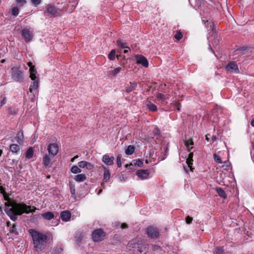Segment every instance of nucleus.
I'll use <instances>...</instances> for the list:
<instances>
[{
	"instance_id": "2f4dec72",
	"label": "nucleus",
	"mask_w": 254,
	"mask_h": 254,
	"mask_svg": "<svg viewBox=\"0 0 254 254\" xmlns=\"http://www.w3.org/2000/svg\"><path fill=\"white\" fill-rule=\"evenodd\" d=\"M143 162L141 160L138 159L135 160H133L132 162L131 163V165H134L135 166L142 167L143 166Z\"/></svg>"
},
{
	"instance_id": "9d476101",
	"label": "nucleus",
	"mask_w": 254,
	"mask_h": 254,
	"mask_svg": "<svg viewBox=\"0 0 254 254\" xmlns=\"http://www.w3.org/2000/svg\"><path fill=\"white\" fill-rule=\"evenodd\" d=\"M146 232L148 236L151 238H157L159 234L158 230L153 227H148Z\"/></svg>"
},
{
	"instance_id": "13d9d810",
	"label": "nucleus",
	"mask_w": 254,
	"mask_h": 254,
	"mask_svg": "<svg viewBox=\"0 0 254 254\" xmlns=\"http://www.w3.org/2000/svg\"><path fill=\"white\" fill-rule=\"evenodd\" d=\"M193 155V153H192V152H190V153L189 154V156H188V158H189V159H192Z\"/></svg>"
},
{
	"instance_id": "f3484780",
	"label": "nucleus",
	"mask_w": 254,
	"mask_h": 254,
	"mask_svg": "<svg viewBox=\"0 0 254 254\" xmlns=\"http://www.w3.org/2000/svg\"><path fill=\"white\" fill-rule=\"evenodd\" d=\"M43 165L45 168H50L51 167V158L50 155H45L43 157Z\"/></svg>"
},
{
	"instance_id": "f8f14e48",
	"label": "nucleus",
	"mask_w": 254,
	"mask_h": 254,
	"mask_svg": "<svg viewBox=\"0 0 254 254\" xmlns=\"http://www.w3.org/2000/svg\"><path fill=\"white\" fill-rule=\"evenodd\" d=\"M150 172L148 170H139L136 172V175L141 180L147 179L149 178Z\"/></svg>"
},
{
	"instance_id": "603ef678",
	"label": "nucleus",
	"mask_w": 254,
	"mask_h": 254,
	"mask_svg": "<svg viewBox=\"0 0 254 254\" xmlns=\"http://www.w3.org/2000/svg\"><path fill=\"white\" fill-rule=\"evenodd\" d=\"M192 221V218L189 216H188L186 218V222L187 224H190L191 223Z\"/></svg>"
},
{
	"instance_id": "2eb2a0df",
	"label": "nucleus",
	"mask_w": 254,
	"mask_h": 254,
	"mask_svg": "<svg viewBox=\"0 0 254 254\" xmlns=\"http://www.w3.org/2000/svg\"><path fill=\"white\" fill-rule=\"evenodd\" d=\"M71 217V213L68 211H64L61 213V218L63 221L67 222L69 221Z\"/></svg>"
},
{
	"instance_id": "3c124183",
	"label": "nucleus",
	"mask_w": 254,
	"mask_h": 254,
	"mask_svg": "<svg viewBox=\"0 0 254 254\" xmlns=\"http://www.w3.org/2000/svg\"><path fill=\"white\" fill-rule=\"evenodd\" d=\"M174 105L175 106V108H176L177 110L178 111H180V108H181V105L178 102H176L174 104Z\"/></svg>"
},
{
	"instance_id": "6e6552de",
	"label": "nucleus",
	"mask_w": 254,
	"mask_h": 254,
	"mask_svg": "<svg viewBox=\"0 0 254 254\" xmlns=\"http://www.w3.org/2000/svg\"><path fill=\"white\" fill-rule=\"evenodd\" d=\"M59 150V147L56 143H50L47 147V150L49 155L52 157L56 156Z\"/></svg>"
},
{
	"instance_id": "20e7f679",
	"label": "nucleus",
	"mask_w": 254,
	"mask_h": 254,
	"mask_svg": "<svg viewBox=\"0 0 254 254\" xmlns=\"http://www.w3.org/2000/svg\"><path fill=\"white\" fill-rule=\"evenodd\" d=\"M62 10L52 4L47 5L45 7V13L49 17H55L61 14Z\"/></svg>"
},
{
	"instance_id": "a18cd8bd",
	"label": "nucleus",
	"mask_w": 254,
	"mask_h": 254,
	"mask_svg": "<svg viewBox=\"0 0 254 254\" xmlns=\"http://www.w3.org/2000/svg\"><path fill=\"white\" fill-rule=\"evenodd\" d=\"M10 232L16 235L18 234L16 226L14 225L10 228Z\"/></svg>"
},
{
	"instance_id": "4be33fe9",
	"label": "nucleus",
	"mask_w": 254,
	"mask_h": 254,
	"mask_svg": "<svg viewBox=\"0 0 254 254\" xmlns=\"http://www.w3.org/2000/svg\"><path fill=\"white\" fill-rule=\"evenodd\" d=\"M43 218L46 220H50L54 218L55 214L50 211L41 214Z\"/></svg>"
},
{
	"instance_id": "0e129e2a",
	"label": "nucleus",
	"mask_w": 254,
	"mask_h": 254,
	"mask_svg": "<svg viewBox=\"0 0 254 254\" xmlns=\"http://www.w3.org/2000/svg\"><path fill=\"white\" fill-rule=\"evenodd\" d=\"M6 225L7 227H9L11 225V223L9 221L7 222Z\"/></svg>"
},
{
	"instance_id": "c756f323",
	"label": "nucleus",
	"mask_w": 254,
	"mask_h": 254,
	"mask_svg": "<svg viewBox=\"0 0 254 254\" xmlns=\"http://www.w3.org/2000/svg\"><path fill=\"white\" fill-rule=\"evenodd\" d=\"M34 151L32 147H30L26 152L25 155L27 159H30L33 155Z\"/></svg>"
},
{
	"instance_id": "f704fd0d",
	"label": "nucleus",
	"mask_w": 254,
	"mask_h": 254,
	"mask_svg": "<svg viewBox=\"0 0 254 254\" xmlns=\"http://www.w3.org/2000/svg\"><path fill=\"white\" fill-rule=\"evenodd\" d=\"M75 238L78 242H80L83 238V234L80 232H77L75 235Z\"/></svg>"
},
{
	"instance_id": "393cba45",
	"label": "nucleus",
	"mask_w": 254,
	"mask_h": 254,
	"mask_svg": "<svg viewBox=\"0 0 254 254\" xmlns=\"http://www.w3.org/2000/svg\"><path fill=\"white\" fill-rule=\"evenodd\" d=\"M146 105L147 108L151 111H156L157 110L156 106L150 101H147Z\"/></svg>"
},
{
	"instance_id": "e433bc0d",
	"label": "nucleus",
	"mask_w": 254,
	"mask_h": 254,
	"mask_svg": "<svg viewBox=\"0 0 254 254\" xmlns=\"http://www.w3.org/2000/svg\"><path fill=\"white\" fill-rule=\"evenodd\" d=\"M19 13V9L17 6L12 7L11 8V14L15 16L18 15Z\"/></svg>"
},
{
	"instance_id": "bf43d9fd",
	"label": "nucleus",
	"mask_w": 254,
	"mask_h": 254,
	"mask_svg": "<svg viewBox=\"0 0 254 254\" xmlns=\"http://www.w3.org/2000/svg\"><path fill=\"white\" fill-rule=\"evenodd\" d=\"M78 157V155H76V156H75L74 157H73V158H72L71 159L70 161H71V162H73L74 161L75 159H76V158H77Z\"/></svg>"
},
{
	"instance_id": "ea45409f",
	"label": "nucleus",
	"mask_w": 254,
	"mask_h": 254,
	"mask_svg": "<svg viewBox=\"0 0 254 254\" xmlns=\"http://www.w3.org/2000/svg\"><path fill=\"white\" fill-rule=\"evenodd\" d=\"M63 252V249L61 247H55L54 250V254H61Z\"/></svg>"
},
{
	"instance_id": "58836bf2",
	"label": "nucleus",
	"mask_w": 254,
	"mask_h": 254,
	"mask_svg": "<svg viewBox=\"0 0 254 254\" xmlns=\"http://www.w3.org/2000/svg\"><path fill=\"white\" fill-rule=\"evenodd\" d=\"M116 51L112 50L108 55V58L111 60H114L115 59Z\"/></svg>"
},
{
	"instance_id": "cd10ccee",
	"label": "nucleus",
	"mask_w": 254,
	"mask_h": 254,
	"mask_svg": "<svg viewBox=\"0 0 254 254\" xmlns=\"http://www.w3.org/2000/svg\"><path fill=\"white\" fill-rule=\"evenodd\" d=\"M117 44L121 48H127L129 50V48L127 46V43L122 40H117Z\"/></svg>"
},
{
	"instance_id": "aec40b11",
	"label": "nucleus",
	"mask_w": 254,
	"mask_h": 254,
	"mask_svg": "<svg viewBox=\"0 0 254 254\" xmlns=\"http://www.w3.org/2000/svg\"><path fill=\"white\" fill-rule=\"evenodd\" d=\"M32 80L33 82L29 88V91L31 93H32L34 90H36L39 86V79Z\"/></svg>"
},
{
	"instance_id": "680f3d73",
	"label": "nucleus",
	"mask_w": 254,
	"mask_h": 254,
	"mask_svg": "<svg viewBox=\"0 0 254 254\" xmlns=\"http://www.w3.org/2000/svg\"><path fill=\"white\" fill-rule=\"evenodd\" d=\"M6 103V100L4 98L1 102V106H2L3 105H4V104H5Z\"/></svg>"
},
{
	"instance_id": "72a5a7b5",
	"label": "nucleus",
	"mask_w": 254,
	"mask_h": 254,
	"mask_svg": "<svg viewBox=\"0 0 254 254\" xmlns=\"http://www.w3.org/2000/svg\"><path fill=\"white\" fill-rule=\"evenodd\" d=\"M17 141L20 143V141H22L23 139V133L21 131H19L15 137Z\"/></svg>"
},
{
	"instance_id": "774afa93",
	"label": "nucleus",
	"mask_w": 254,
	"mask_h": 254,
	"mask_svg": "<svg viewBox=\"0 0 254 254\" xmlns=\"http://www.w3.org/2000/svg\"><path fill=\"white\" fill-rule=\"evenodd\" d=\"M145 162H146V163L147 164H148V163H149V162H148V160H146Z\"/></svg>"
},
{
	"instance_id": "f257e3e1",
	"label": "nucleus",
	"mask_w": 254,
	"mask_h": 254,
	"mask_svg": "<svg viewBox=\"0 0 254 254\" xmlns=\"http://www.w3.org/2000/svg\"><path fill=\"white\" fill-rule=\"evenodd\" d=\"M5 200L7 202L5 203L6 208L5 212L13 221H15L18 215H21L23 213H29L35 212L36 208L34 206L27 205L23 203H16L9 201V194L6 192L2 194Z\"/></svg>"
},
{
	"instance_id": "6ab92c4d",
	"label": "nucleus",
	"mask_w": 254,
	"mask_h": 254,
	"mask_svg": "<svg viewBox=\"0 0 254 254\" xmlns=\"http://www.w3.org/2000/svg\"><path fill=\"white\" fill-rule=\"evenodd\" d=\"M156 98L159 102L164 105L165 104V101L169 98V96L165 95L161 93H158L156 95Z\"/></svg>"
},
{
	"instance_id": "49530a36",
	"label": "nucleus",
	"mask_w": 254,
	"mask_h": 254,
	"mask_svg": "<svg viewBox=\"0 0 254 254\" xmlns=\"http://www.w3.org/2000/svg\"><path fill=\"white\" fill-rule=\"evenodd\" d=\"M230 166V162L229 161H226L224 162V165H223L221 167L224 169H227Z\"/></svg>"
},
{
	"instance_id": "8fccbe9b",
	"label": "nucleus",
	"mask_w": 254,
	"mask_h": 254,
	"mask_svg": "<svg viewBox=\"0 0 254 254\" xmlns=\"http://www.w3.org/2000/svg\"><path fill=\"white\" fill-rule=\"evenodd\" d=\"M154 134L159 135L160 133V130L157 127H155L153 130Z\"/></svg>"
},
{
	"instance_id": "7c9ffc66",
	"label": "nucleus",
	"mask_w": 254,
	"mask_h": 254,
	"mask_svg": "<svg viewBox=\"0 0 254 254\" xmlns=\"http://www.w3.org/2000/svg\"><path fill=\"white\" fill-rule=\"evenodd\" d=\"M69 188H70V193L71 194V196L73 197L74 199H75L76 195H75V189L74 185L73 184H71L70 183Z\"/></svg>"
},
{
	"instance_id": "69168bd1",
	"label": "nucleus",
	"mask_w": 254,
	"mask_h": 254,
	"mask_svg": "<svg viewBox=\"0 0 254 254\" xmlns=\"http://www.w3.org/2000/svg\"><path fill=\"white\" fill-rule=\"evenodd\" d=\"M128 52V50H125L124 51V53H127Z\"/></svg>"
},
{
	"instance_id": "5fc2aeb1",
	"label": "nucleus",
	"mask_w": 254,
	"mask_h": 254,
	"mask_svg": "<svg viewBox=\"0 0 254 254\" xmlns=\"http://www.w3.org/2000/svg\"><path fill=\"white\" fill-rule=\"evenodd\" d=\"M246 50V48L243 47V48H240L239 49H237L235 52L237 53V54H239V53H240V52L241 51H245Z\"/></svg>"
},
{
	"instance_id": "b1692460",
	"label": "nucleus",
	"mask_w": 254,
	"mask_h": 254,
	"mask_svg": "<svg viewBox=\"0 0 254 254\" xmlns=\"http://www.w3.org/2000/svg\"><path fill=\"white\" fill-rule=\"evenodd\" d=\"M86 179L85 175L80 174L75 176L74 179L77 182H81L85 181Z\"/></svg>"
},
{
	"instance_id": "412c9836",
	"label": "nucleus",
	"mask_w": 254,
	"mask_h": 254,
	"mask_svg": "<svg viewBox=\"0 0 254 254\" xmlns=\"http://www.w3.org/2000/svg\"><path fill=\"white\" fill-rule=\"evenodd\" d=\"M30 77L31 80H35L38 79V78L36 76L37 71L35 67H32L30 68Z\"/></svg>"
},
{
	"instance_id": "a211bd4d",
	"label": "nucleus",
	"mask_w": 254,
	"mask_h": 254,
	"mask_svg": "<svg viewBox=\"0 0 254 254\" xmlns=\"http://www.w3.org/2000/svg\"><path fill=\"white\" fill-rule=\"evenodd\" d=\"M111 69L109 71L108 74L110 76H116L118 74H119L122 70L123 68L121 66L117 67L116 68H112L111 67Z\"/></svg>"
},
{
	"instance_id": "c9c22d12",
	"label": "nucleus",
	"mask_w": 254,
	"mask_h": 254,
	"mask_svg": "<svg viewBox=\"0 0 254 254\" xmlns=\"http://www.w3.org/2000/svg\"><path fill=\"white\" fill-rule=\"evenodd\" d=\"M193 143L192 140H189L186 141L185 145L186 146L189 151H190L192 148V145H193Z\"/></svg>"
},
{
	"instance_id": "bb28decb",
	"label": "nucleus",
	"mask_w": 254,
	"mask_h": 254,
	"mask_svg": "<svg viewBox=\"0 0 254 254\" xmlns=\"http://www.w3.org/2000/svg\"><path fill=\"white\" fill-rule=\"evenodd\" d=\"M135 150V147L133 145H129L127 146V149L126 150V154L127 155H132Z\"/></svg>"
},
{
	"instance_id": "864d4df0",
	"label": "nucleus",
	"mask_w": 254,
	"mask_h": 254,
	"mask_svg": "<svg viewBox=\"0 0 254 254\" xmlns=\"http://www.w3.org/2000/svg\"><path fill=\"white\" fill-rule=\"evenodd\" d=\"M0 192L2 194H5L6 193L5 191V189L3 186H0Z\"/></svg>"
},
{
	"instance_id": "423d86ee",
	"label": "nucleus",
	"mask_w": 254,
	"mask_h": 254,
	"mask_svg": "<svg viewBox=\"0 0 254 254\" xmlns=\"http://www.w3.org/2000/svg\"><path fill=\"white\" fill-rule=\"evenodd\" d=\"M11 77L15 81L22 82L23 78V72L19 68L13 67L12 68Z\"/></svg>"
},
{
	"instance_id": "5701e85b",
	"label": "nucleus",
	"mask_w": 254,
	"mask_h": 254,
	"mask_svg": "<svg viewBox=\"0 0 254 254\" xmlns=\"http://www.w3.org/2000/svg\"><path fill=\"white\" fill-rule=\"evenodd\" d=\"M137 83L135 82H130L129 85L126 87V92L129 93L133 91L136 87Z\"/></svg>"
},
{
	"instance_id": "1a4fd4ad",
	"label": "nucleus",
	"mask_w": 254,
	"mask_h": 254,
	"mask_svg": "<svg viewBox=\"0 0 254 254\" xmlns=\"http://www.w3.org/2000/svg\"><path fill=\"white\" fill-rule=\"evenodd\" d=\"M136 63L138 64H141L144 67L148 66V62L147 59L142 55H137L134 58Z\"/></svg>"
},
{
	"instance_id": "c85d7f7f",
	"label": "nucleus",
	"mask_w": 254,
	"mask_h": 254,
	"mask_svg": "<svg viewBox=\"0 0 254 254\" xmlns=\"http://www.w3.org/2000/svg\"><path fill=\"white\" fill-rule=\"evenodd\" d=\"M216 191L218 194V195L223 198H226L227 197V195L226 194L224 190L221 188H217Z\"/></svg>"
},
{
	"instance_id": "de8ad7c7",
	"label": "nucleus",
	"mask_w": 254,
	"mask_h": 254,
	"mask_svg": "<svg viewBox=\"0 0 254 254\" xmlns=\"http://www.w3.org/2000/svg\"><path fill=\"white\" fill-rule=\"evenodd\" d=\"M16 2L20 6H23L26 2L25 0H16Z\"/></svg>"
},
{
	"instance_id": "9b49d317",
	"label": "nucleus",
	"mask_w": 254,
	"mask_h": 254,
	"mask_svg": "<svg viewBox=\"0 0 254 254\" xmlns=\"http://www.w3.org/2000/svg\"><path fill=\"white\" fill-rule=\"evenodd\" d=\"M227 70L234 73H238L239 70L237 64L235 62L229 63L226 66Z\"/></svg>"
},
{
	"instance_id": "37998d69",
	"label": "nucleus",
	"mask_w": 254,
	"mask_h": 254,
	"mask_svg": "<svg viewBox=\"0 0 254 254\" xmlns=\"http://www.w3.org/2000/svg\"><path fill=\"white\" fill-rule=\"evenodd\" d=\"M215 254H224V250L221 248H217L215 251Z\"/></svg>"
},
{
	"instance_id": "a19ab883",
	"label": "nucleus",
	"mask_w": 254,
	"mask_h": 254,
	"mask_svg": "<svg viewBox=\"0 0 254 254\" xmlns=\"http://www.w3.org/2000/svg\"><path fill=\"white\" fill-rule=\"evenodd\" d=\"M182 37H183V35H182V33L180 31H177L176 34L175 35V38L177 40H180L182 38Z\"/></svg>"
},
{
	"instance_id": "0eeeda50",
	"label": "nucleus",
	"mask_w": 254,
	"mask_h": 254,
	"mask_svg": "<svg viewBox=\"0 0 254 254\" xmlns=\"http://www.w3.org/2000/svg\"><path fill=\"white\" fill-rule=\"evenodd\" d=\"M21 35L26 42H29L33 38V30L30 27H26L22 30Z\"/></svg>"
},
{
	"instance_id": "ddd939ff",
	"label": "nucleus",
	"mask_w": 254,
	"mask_h": 254,
	"mask_svg": "<svg viewBox=\"0 0 254 254\" xmlns=\"http://www.w3.org/2000/svg\"><path fill=\"white\" fill-rule=\"evenodd\" d=\"M102 161L108 166H111L114 164L115 158L113 156H110L108 154H105L102 158Z\"/></svg>"
},
{
	"instance_id": "dca6fc26",
	"label": "nucleus",
	"mask_w": 254,
	"mask_h": 254,
	"mask_svg": "<svg viewBox=\"0 0 254 254\" xmlns=\"http://www.w3.org/2000/svg\"><path fill=\"white\" fill-rule=\"evenodd\" d=\"M101 167L104 170L103 181L105 182H107L109 180L111 176L109 169L104 165H102Z\"/></svg>"
},
{
	"instance_id": "79ce46f5",
	"label": "nucleus",
	"mask_w": 254,
	"mask_h": 254,
	"mask_svg": "<svg viewBox=\"0 0 254 254\" xmlns=\"http://www.w3.org/2000/svg\"><path fill=\"white\" fill-rule=\"evenodd\" d=\"M117 166L118 167L120 168L122 166V162H121V154H119L117 156Z\"/></svg>"
},
{
	"instance_id": "f03ea898",
	"label": "nucleus",
	"mask_w": 254,
	"mask_h": 254,
	"mask_svg": "<svg viewBox=\"0 0 254 254\" xmlns=\"http://www.w3.org/2000/svg\"><path fill=\"white\" fill-rule=\"evenodd\" d=\"M29 232L32 238L34 248L37 250H43L46 246L47 236L32 229H30Z\"/></svg>"
},
{
	"instance_id": "7ed1b4c3",
	"label": "nucleus",
	"mask_w": 254,
	"mask_h": 254,
	"mask_svg": "<svg viewBox=\"0 0 254 254\" xmlns=\"http://www.w3.org/2000/svg\"><path fill=\"white\" fill-rule=\"evenodd\" d=\"M127 248L133 254H146L148 251L147 245L144 244L130 242L128 244Z\"/></svg>"
},
{
	"instance_id": "4468645a",
	"label": "nucleus",
	"mask_w": 254,
	"mask_h": 254,
	"mask_svg": "<svg viewBox=\"0 0 254 254\" xmlns=\"http://www.w3.org/2000/svg\"><path fill=\"white\" fill-rule=\"evenodd\" d=\"M78 166L81 168H86L87 170H92L94 168V165L91 163L85 161H81L78 163Z\"/></svg>"
},
{
	"instance_id": "473e14b6",
	"label": "nucleus",
	"mask_w": 254,
	"mask_h": 254,
	"mask_svg": "<svg viewBox=\"0 0 254 254\" xmlns=\"http://www.w3.org/2000/svg\"><path fill=\"white\" fill-rule=\"evenodd\" d=\"M79 168V166L74 165L71 167L70 171L73 174L80 173L81 170Z\"/></svg>"
},
{
	"instance_id": "39448f33",
	"label": "nucleus",
	"mask_w": 254,
	"mask_h": 254,
	"mask_svg": "<svg viewBox=\"0 0 254 254\" xmlns=\"http://www.w3.org/2000/svg\"><path fill=\"white\" fill-rule=\"evenodd\" d=\"M106 236V233L101 229L94 230L92 233V238L94 242H98L103 241Z\"/></svg>"
},
{
	"instance_id": "e2e57ef3",
	"label": "nucleus",
	"mask_w": 254,
	"mask_h": 254,
	"mask_svg": "<svg viewBox=\"0 0 254 254\" xmlns=\"http://www.w3.org/2000/svg\"><path fill=\"white\" fill-rule=\"evenodd\" d=\"M251 125L252 126H253V127H254V119H253L252 121H251Z\"/></svg>"
},
{
	"instance_id": "338daca9",
	"label": "nucleus",
	"mask_w": 254,
	"mask_h": 254,
	"mask_svg": "<svg viewBox=\"0 0 254 254\" xmlns=\"http://www.w3.org/2000/svg\"><path fill=\"white\" fill-rule=\"evenodd\" d=\"M0 62H1V63H3L5 62V60L3 59Z\"/></svg>"
},
{
	"instance_id": "4d7b16f0",
	"label": "nucleus",
	"mask_w": 254,
	"mask_h": 254,
	"mask_svg": "<svg viewBox=\"0 0 254 254\" xmlns=\"http://www.w3.org/2000/svg\"><path fill=\"white\" fill-rule=\"evenodd\" d=\"M121 227L122 229H125V228H127V224L126 223H122L121 224Z\"/></svg>"
},
{
	"instance_id": "052dcab7",
	"label": "nucleus",
	"mask_w": 254,
	"mask_h": 254,
	"mask_svg": "<svg viewBox=\"0 0 254 254\" xmlns=\"http://www.w3.org/2000/svg\"><path fill=\"white\" fill-rule=\"evenodd\" d=\"M27 65L30 67V68H31V67H35L34 65H32V63L31 62H28L27 63Z\"/></svg>"
},
{
	"instance_id": "09e8293b",
	"label": "nucleus",
	"mask_w": 254,
	"mask_h": 254,
	"mask_svg": "<svg viewBox=\"0 0 254 254\" xmlns=\"http://www.w3.org/2000/svg\"><path fill=\"white\" fill-rule=\"evenodd\" d=\"M33 4L37 6L38 4H39L41 2V0H31Z\"/></svg>"
},
{
	"instance_id": "a878e982",
	"label": "nucleus",
	"mask_w": 254,
	"mask_h": 254,
	"mask_svg": "<svg viewBox=\"0 0 254 254\" xmlns=\"http://www.w3.org/2000/svg\"><path fill=\"white\" fill-rule=\"evenodd\" d=\"M10 150L14 153H17L20 150L19 146L16 144H12L9 146Z\"/></svg>"
},
{
	"instance_id": "c03bdc74",
	"label": "nucleus",
	"mask_w": 254,
	"mask_h": 254,
	"mask_svg": "<svg viewBox=\"0 0 254 254\" xmlns=\"http://www.w3.org/2000/svg\"><path fill=\"white\" fill-rule=\"evenodd\" d=\"M213 157H214V159L215 162H216L218 163H222L221 159L219 157V156H218L216 154H214V155H213Z\"/></svg>"
},
{
	"instance_id": "4c0bfd02",
	"label": "nucleus",
	"mask_w": 254,
	"mask_h": 254,
	"mask_svg": "<svg viewBox=\"0 0 254 254\" xmlns=\"http://www.w3.org/2000/svg\"><path fill=\"white\" fill-rule=\"evenodd\" d=\"M186 163L188 165V167L190 168V170L192 171L193 168L192 167V165L193 163V159H189V158H187Z\"/></svg>"
},
{
	"instance_id": "6e6d98bb",
	"label": "nucleus",
	"mask_w": 254,
	"mask_h": 254,
	"mask_svg": "<svg viewBox=\"0 0 254 254\" xmlns=\"http://www.w3.org/2000/svg\"><path fill=\"white\" fill-rule=\"evenodd\" d=\"M160 248V247L157 245H153L152 249L154 251L157 250Z\"/></svg>"
}]
</instances>
